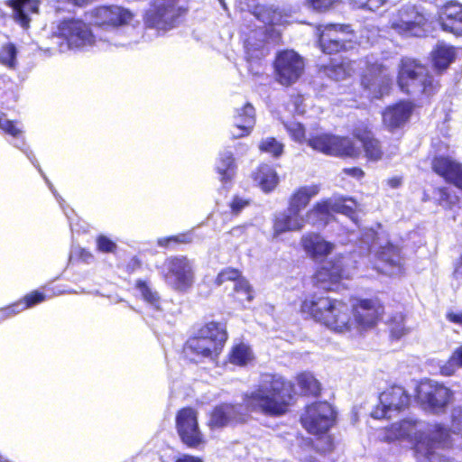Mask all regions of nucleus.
Segmentation results:
<instances>
[{
  "label": "nucleus",
  "instance_id": "1",
  "mask_svg": "<svg viewBox=\"0 0 462 462\" xmlns=\"http://www.w3.org/2000/svg\"><path fill=\"white\" fill-rule=\"evenodd\" d=\"M382 439L386 442L400 441L411 445L419 462H452L437 452L452 441L449 431L441 425H431L423 430L420 421L403 420L385 428Z\"/></svg>",
  "mask_w": 462,
  "mask_h": 462
},
{
  "label": "nucleus",
  "instance_id": "2",
  "mask_svg": "<svg viewBox=\"0 0 462 462\" xmlns=\"http://www.w3.org/2000/svg\"><path fill=\"white\" fill-rule=\"evenodd\" d=\"M292 384L278 374H263L254 389L244 397L246 409L268 416H281L289 408Z\"/></svg>",
  "mask_w": 462,
  "mask_h": 462
},
{
  "label": "nucleus",
  "instance_id": "3",
  "mask_svg": "<svg viewBox=\"0 0 462 462\" xmlns=\"http://www.w3.org/2000/svg\"><path fill=\"white\" fill-rule=\"evenodd\" d=\"M301 311L337 333L354 332L352 306L342 300L313 295L302 302Z\"/></svg>",
  "mask_w": 462,
  "mask_h": 462
},
{
  "label": "nucleus",
  "instance_id": "4",
  "mask_svg": "<svg viewBox=\"0 0 462 462\" xmlns=\"http://www.w3.org/2000/svg\"><path fill=\"white\" fill-rule=\"evenodd\" d=\"M94 23L98 26L113 28V37L108 42L115 46H128L138 42L140 32L133 23L134 14L118 5L100 6L92 12Z\"/></svg>",
  "mask_w": 462,
  "mask_h": 462
},
{
  "label": "nucleus",
  "instance_id": "5",
  "mask_svg": "<svg viewBox=\"0 0 462 462\" xmlns=\"http://www.w3.org/2000/svg\"><path fill=\"white\" fill-rule=\"evenodd\" d=\"M360 243L374 253L376 263L374 268L386 275L398 276L404 272V260L400 249L389 243L386 236L373 229L362 231Z\"/></svg>",
  "mask_w": 462,
  "mask_h": 462
},
{
  "label": "nucleus",
  "instance_id": "6",
  "mask_svg": "<svg viewBox=\"0 0 462 462\" xmlns=\"http://www.w3.org/2000/svg\"><path fill=\"white\" fill-rule=\"evenodd\" d=\"M227 339L226 327L217 322H209L199 329L184 346V353L192 358L215 359L222 351Z\"/></svg>",
  "mask_w": 462,
  "mask_h": 462
},
{
  "label": "nucleus",
  "instance_id": "7",
  "mask_svg": "<svg viewBox=\"0 0 462 462\" xmlns=\"http://www.w3.org/2000/svg\"><path fill=\"white\" fill-rule=\"evenodd\" d=\"M398 85L409 95H431L438 82L429 75L428 69L416 60L402 58L399 65Z\"/></svg>",
  "mask_w": 462,
  "mask_h": 462
},
{
  "label": "nucleus",
  "instance_id": "8",
  "mask_svg": "<svg viewBox=\"0 0 462 462\" xmlns=\"http://www.w3.org/2000/svg\"><path fill=\"white\" fill-rule=\"evenodd\" d=\"M59 42L60 51L69 50L83 51L96 43V38L89 26L80 20H64L60 22L53 32Z\"/></svg>",
  "mask_w": 462,
  "mask_h": 462
},
{
  "label": "nucleus",
  "instance_id": "9",
  "mask_svg": "<svg viewBox=\"0 0 462 462\" xmlns=\"http://www.w3.org/2000/svg\"><path fill=\"white\" fill-rule=\"evenodd\" d=\"M356 202L352 198L332 197L316 203L304 217L305 223L323 227L332 219L334 213H340L353 218Z\"/></svg>",
  "mask_w": 462,
  "mask_h": 462
},
{
  "label": "nucleus",
  "instance_id": "10",
  "mask_svg": "<svg viewBox=\"0 0 462 462\" xmlns=\"http://www.w3.org/2000/svg\"><path fill=\"white\" fill-rule=\"evenodd\" d=\"M179 2L180 0H154L145 13V24L158 31H167L175 27L185 12Z\"/></svg>",
  "mask_w": 462,
  "mask_h": 462
},
{
  "label": "nucleus",
  "instance_id": "11",
  "mask_svg": "<svg viewBox=\"0 0 462 462\" xmlns=\"http://www.w3.org/2000/svg\"><path fill=\"white\" fill-rule=\"evenodd\" d=\"M336 412L327 402H319L307 406L300 420L303 428L310 434L321 435L333 426Z\"/></svg>",
  "mask_w": 462,
  "mask_h": 462
},
{
  "label": "nucleus",
  "instance_id": "12",
  "mask_svg": "<svg viewBox=\"0 0 462 462\" xmlns=\"http://www.w3.org/2000/svg\"><path fill=\"white\" fill-rule=\"evenodd\" d=\"M165 282L173 290L187 291L194 283L193 263L185 256H174L166 260Z\"/></svg>",
  "mask_w": 462,
  "mask_h": 462
},
{
  "label": "nucleus",
  "instance_id": "13",
  "mask_svg": "<svg viewBox=\"0 0 462 462\" xmlns=\"http://www.w3.org/2000/svg\"><path fill=\"white\" fill-rule=\"evenodd\" d=\"M426 18L414 5L402 6L391 20V28L405 37H420L426 32Z\"/></svg>",
  "mask_w": 462,
  "mask_h": 462
},
{
  "label": "nucleus",
  "instance_id": "14",
  "mask_svg": "<svg viewBox=\"0 0 462 462\" xmlns=\"http://www.w3.org/2000/svg\"><path fill=\"white\" fill-rule=\"evenodd\" d=\"M366 69L362 79V85L372 98H380L389 90L392 75L385 65L373 58L365 61Z\"/></svg>",
  "mask_w": 462,
  "mask_h": 462
},
{
  "label": "nucleus",
  "instance_id": "15",
  "mask_svg": "<svg viewBox=\"0 0 462 462\" xmlns=\"http://www.w3.org/2000/svg\"><path fill=\"white\" fill-rule=\"evenodd\" d=\"M304 70L303 59L294 51L286 50L280 51L274 61L276 80L283 85L294 84L302 75Z\"/></svg>",
  "mask_w": 462,
  "mask_h": 462
},
{
  "label": "nucleus",
  "instance_id": "16",
  "mask_svg": "<svg viewBox=\"0 0 462 462\" xmlns=\"http://www.w3.org/2000/svg\"><path fill=\"white\" fill-rule=\"evenodd\" d=\"M409 395L401 386H392L383 391L378 399V404L371 412L374 419H391L405 409L409 404Z\"/></svg>",
  "mask_w": 462,
  "mask_h": 462
},
{
  "label": "nucleus",
  "instance_id": "17",
  "mask_svg": "<svg viewBox=\"0 0 462 462\" xmlns=\"http://www.w3.org/2000/svg\"><path fill=\"white\" fill-rule=\"evenodd\" d=\"M350 259L338 255L334 260L326 263L316 273L318 285L327 291L335 290V286L342 279H349L353 270L349 267Z\"/></svg>",
  "mask_w": 462,
  "mask_h": 462
},
{
  "label": "nucleus",
  "instance_id": "18",
  "mask_svg": "<svg viewBox=\"0 0 462 462\" xmlns=\"http://www.w3.org/2000/svg\"><path fill=\"white\" fill-rule=\"evenodd\" d=\"M308 144L314 150L329 155H344L354 157L359 153L351 139L338 137L329 134H318L308 139Z\"/></svg>",
  "mask_w": 462,
  "mask_h": 462
},
{
  "label": "nucleus",
  "instance_id": "19",
  "mask_svg": "<svg viewBox=\"0 0 462 462\" xmlns=\"http://www.w3.org/2000/svg\"><path fill=\"white\" fill-rule=\"evenodd\" d=\"M418 399L434 413L443 411L452 397V392L438 382L426 380L418 386Z\"/></svg>",
  "mask_w": 462,
  "mask_h": 462
},
{
  "label": "nucleus",
  "instance_id": "20",
  "mask_svg": "<svg viewBox=\"0 0 462 462\" xmlns=\"http://www.w3.org/2000/svg\"><path fill=\"white\" fill-rule=\"evenodd\" d=\"M318 32L319 43L321 51L325 53L331 54L351 47L347 46L352 36L348 25L327 24L319 26Z\"/></svg>",
  "mask_w": 462,
  "mask_h": 462
},
{
  "label": "nucleus",
  "instance_id": "21",
  "mask_svg": "<svg viewBox=\"0 0 462 462\" xmlns=\"http://www.w3.org/2000/svg\"><path fill=\"white\" fill-rule=\"evenodd\" d=\"M176 428L181 441L189 448L204 444V436L199 427L198 413L192 408L181 409L176 416Z\"/></svg>",
  "mask_w": 462,
  "mask_h": 462
},
{
  "label": "nucleus",
  "instance_id": "22",
  "mask_svg": "<svg viewBox=\"0 0 462 462\" xmlns=\"http://www.w3.org/2000/svg\"><path fill=\"white\" fill-rule=\"evenodd\" d=\"M354 331L374 327L383 313V307L378 300H358L352 304Z\"/></svg>",
  "mask_w": 462,
  "mask_h": 462
},
{
  "label": "nucleus",
  "instance_id": "23",
  "mask_svg": "<svg viewBox=\"0 0 462 462\" xmlns=\"http://www.w3.org/2000/svg\"><path fill=\"white\" fill-rule=\"evenodd\" d=\"M432 170L457 188L462 189V163L448 157L436 156L432 160Z\"/></svg>",
  "mask_w": 462,
  "mask_h": 462
},
{
  "label": "nucleus",
  "instance_id": "24",
  "mask_svg": "<svg viewBox=\"0 0 462 462\" xmlns=\"http://www.w3.org/2000/svg\"><path fill=\"white\" fill-rule=\"evenodd\" d=\"M245 420L241 405L222 403L216 406L210 414L208 426L211 429L222 428Z\"/></svg>",
  "mask_w": 462,
  "mask_h": 462
},
{
  "label": "nucleus",
  "instance_id": "25",
  "mask_svg": "<svg viewBox=\"0 0 462 462\" xmlns=\"http://www.w3.org/2000/svg\"><path fill=\"white\" fill-rule=\"evenodd\" d=\"M305 225L304 217L287 210L275 214L272 239L278 241L287 232L299 231Z\"/></svg>",
  "mask_w": 462,
  "mask_h": 462
},
{
  "label": "nucleus",
  "instance_id": "26",
  "mask_svg": "<svg viewBox=\"0 0 462 462\" xmlns=\"http://www.w3.org/2000/svg\"><path fill=\"white\" fill-rule=\"evenodd\" d=\"M439 23L444 31L462 35V4L447 2L439 10Z\"/></svg>",
  "mask_w": 462,
  "mask_h": 462
},
{
  "label": "nucleus",
  "instance_id": "27",
  "mask_svg": "<svg viewBox=\"0 0 462 462\" xmlns=\"http://www.w3.org/2000/svg\"><path fill=\"white\" fill-rule=\"evenodd\" d=\"M255 125V111L254 106L247 103L241 108L235 110L231 134L234 138L247 136Z\"/></svg>",
  "mask_w": 462,
  "mask_h": 462
},
{
  "label": "nucleus",
  "instance_id": "28",
  "mask_svg": "<svg viewBox=\"0 0 462 462\" xmlns=\"http://www.w3.org/2000/svg\"><path fill=\"white\" fill-rule=\"evenodd\" d=\"M412 109L411 103L407 101H402L387 107L383 113V125L390 131L402 128L408 122Z\"/></svg>",
  "mask_w": 462,
  "mask_h": 462
},
{
  "label": "nucleus",
  "instance_id": "29",
  "mask_svg": "<svg viewBox=\"0 0 462 462\" xmlns=\"http://www.w3.org/2000/svg\"><path fill=\"white\" fill-rule=\"evenodd\" d=\"M301 245L304 251L313 259H320L329 254L335 245L316 233H309L301 237Z\"/></svg>",
  "mask_w": 462,
  "mask_h": 462
},
{
  "label": "nucleus",
  "instance_id": "30",
  "mask_svg": "<svg viewBox=\"0 0 462 462\" xmlns=\"http://www.w3.org/2000/svg\"><path fill=\"white\" fill-rule=\"evenodd\" d=\"M7 5L13 8L14 21L23 29L30 27L31 15L39 12L37 0H8Z\"/></svg>",
  "mask_w": 462,
  "mask_h": 462
},
{
  "label": "nucleus",
  "instance_id": "31",
  "mask_svg": "<svg viewBox=\"0 0 462 462\" xmlns=\"http://www.w3.org/2000/svg\"><path fill=\"white\" fill-rule=\"evenodd\" d=\"M320 188L317 184L306 185L297 189L289 199V211L300 215L310 200L317 196Z\"/></svg>",
  "mask_w": 462,
  "mask_h": 462
},
{
  "label": "nucleus",
  "instance_id": "32",
  "mask_svg": "<svg viewBox=\"0 0 462 462\" xmlns=\"http://www.w3.org/2000/svg\"><path fill=\"white\" fill-rule=\"evenodd\" d=\"M215 169L222 183H227L234 179L237 166L232 151L225 149L218 153Z\"/></svg>",
  "mask_w": 462,
  "mask_h": 462
},
{
  "label": "nucleus",
  "instance_id": "33",
  "mask_svg": "<svg viewBox=\"0 0 462 462\" xmlns=\"http://www.w3.org/2000/svg\"><path fill=\"white\" fill-rule=\"evenodd\" d=\"M46 296L43 292L34 291L31 293L26 294L22 300L5 307L0 309V314L4 316L5 319H10L18 313L23 311L26 309L32 308L42 301H44Z\"/></svg>",
  "mask_w": 462,
  "mask_h": 462
},
{
  "label": "nucleus",
  "instance_id": "34",
  "mask_svg": "<svg viewBox=\"0 0 462 462\" xmlns=\"http://www.w3.org/2000/svg\"><path fill=\"white\" fill-rule=\"evenodd\" d=\"M245 47L246 60L248 62V70L253 75L262 74L263 66L261 60L267 54V51L263 47V42H260L256 44H253L250 41H246Z\"/></svg>",
  "mask_w": 462,
  "mask_h": 462
},
{
  "label": "nucleus",
  "instance_id": "35",
  "mask_svg": "<svg viewBox=\"0 0 462 462\" xmlns=\"http://www.w3.org/2000/svg\"><path fill=\"white\" fill-rule=\"evenodd\" d=\"M354 134L362 143L365 156L370 161H379L382 158L383 152L379 141L371 136V133L367 131L366 127L364 131L356 129Z\"/></svg>",
  "mask_w": 462,
  "mask_h": 462
},
{
  "label": "nucleus",
  "instance_id": "36",
  "mask_svg": "<svg viewBox=\"0 0 462 462\" xmlns=\"http://www.w3.org/2000/svg\"><path fill=\"white\" fill-rule=\"evenodd\" d=\"M247 6L249 14L264 24H280L282 23L281 13L273 7L259 3L248 4Z\"/></svg>",
  "mask_w": 462,
  "mask_h": 462
},
{
  "label": "nucleus",
  "instance_id": "37",
  "mask_svg": "<svg viewBox=\"0 0 462 462\" xmlns=\"http://www.w3.org/2000/svg\"><path fill=\"white\" fill-rule=\"evenodd\" d=\"M254 181L264 192L273 190L279 183L276 171L270 165H261L254 173Z\"/></svg>",
  "mask_w": 462,
  "mask_h": 462
},
{
  "label": "nucleus",
  "instance_id": "38",
  "mask_svg": "<svg viewBox=\"0 0 462 462\" xmlns=\"http://www.w3.org/2000/svg\"><path fill=\"white\" fill-rule=\"evenodd\" d=\"M0 129L15 140L13 144L16 148L26 152L23 138V127L20 122L9 120L5 116H0Z\"/></svg>",
  "mask_w": 462,
  "mask_h": 462
},
{
  "label": "nucleus",
  "instance_id": "39",
  "mask_svg": "<svg viewBox=\"0 0 462 462\" xmlns=\"http://www.w3.org/2000/svg\"><path fill=\"white\" fill-rule=\"evenodd\" d=\"M455 58V49L446 44H438L432 51V62L439 70L446 69Z\"/></svg>",
  "mask_w": 462,
  "mask_h": 462
},
{
  "label": "nucleus",
  "instance_id": "40",
  "mask_svg": "<svg viewBox=\"0 0 462 462\" xmlns=\"http://www.w3.org/2000/svg\"><path fill=\"white\" fill-rule=\"evenodd\" d=\"M253 359V352L250 346L245 343H240L234 346L229 355L230 362L240 366L246 365Z\"/></svg>",
  "mask_w": 462,
  "mask_h": 462
},
{
  "label": "nucleus",
  "instance_id": "41",
  "mask_svg": "<svg viewBox=\"0 0 462 462\" xmlns=\"http://www.w3.org/2000/svg\"><path fill=\"white\" fill-rule=\"evenodd\" d=\"M352 69L349 63H333L324 67V73L334 80H342L351 75Z\"/></svg>",
  "mask_w": 462,
  "mask_h": 462
},
{
  "label": "nucleus",
  "instance_id": "42",
  "mask_svg": "<svg viewBox=\"0 0 462 462\" xmlns=\"http://www.w3.org/2000/svg\"><path fill=\"white\" fill-rule=\"evenodd\" d=\"M297 382L304 393L316 395L319 392V383L310 373H302L298 375Z\"/></svg>",
  "mask_w": 462,
  "mask_h": 462
},
{
  "label": "nucleus",
  "instance_id": "43",
  "mask_svg": "<svg viewBox=\"0 0 462 462\" xmlns=\"http://www.w3.org/2000/svg\"><path fill=\"white\" fill-rule=\"evenodd\" d=\"M136 288L147 303L156 310L160 309L161 300L157 291H153L145 282L141 280L136 282Z\"/></svg>",
  "mask_w": 462,
  "mask_h": 462
},
{
  "label": "nucleus",
  "instance_id": "44",
  "mask_svg": "<svg viewBox=\"0 0 462 462\" xmlns=\"http://www.w3.org/2000/svg\"><path fill=\"white\" fill-rule=\"evenodd\" d=\"M234 291L236 293V300L241 303H244L245 301L250 302L254 298L252 287L245 278L238 279L236 282Z\"/></svg>",
  "mask_w": 462,
  "mask_h": 462
},
{
  "label": "nucleus",
  "instance_id": "45",
  "mask_svg": "<svg viewBox=\"0 0 462 462\" xmlns=\"http://www.w3.org/2000/svg\"><path fill=\"white\" fill-rule=\"evenodd\" d=\"M389 327L391 337L394 339H400L408 332V328L404 326V316L401 312L390 319Z\"/></svg>",
  "mask_w": 462,
  "mask_h": 462
},
{
  "label": "nucleus",
  "instance_id": "46",
  "mask_svg": "<svg viewBox=\"0 0 462 462\" xmlns=\"http://www.w3.org/2000/svg\"><path fill=\"white\" fill-rule=\"evenodd\" d=\"M259 149L262 152L269 153L277 158L283 152V144L273 137H266L260 142Z\"/></svg>",
  "mask_w": 462,
  "mask_h": 462
},
{
  "label": "nucleus",
  "instance_id": "47",
  "mask_svg": "<svg viewBox=\"0 0 462 462\" xmlns=\"http://www.w3.org/2000/svg\"><path fill=\"white\" fill-rule=\"evenodd\" d=\"M457 366L462 367V346L457 347L449 360L440 368L441 374L446 376L452 375Z\"/></svg>",
  "mask_w": 462,
  "mask_h": 462
},
{
  "label": "nucleus",
  "instance_id": "48",
  "mask_svg": "<svg viewBox=\"0 0 462 462\" xmlns=\"http://www.w3.org/2000/svg\"><path fill=\"white\" fill-rule=\"evenodd\" d=\"M194 240V231L190 230L186 233H181L176 236L168 237H162L158 239V245L160 246H169L171 243L175 244H189Z\"/></svg>",
  "mask_w": 462,
  "mask_h": 462
},
{
  "label": "nucleus",
  "instance_id": "49",
  "mask_svg": "<svg viewBox=\"0 0 462 462\" xmlns=\"http://www.w3.org/2000/svg\"><path fill=\"white\" fill-rule=\"evenodd\" d=\"M16 62V48L13 43H6L0 49V63L8 68H14Z\"/></svg>",
  "mask_w": 462,
  "mask_h": 462
},
{
  "label": "nucleus",
  "instance_id": "50",
  "mask_svg": "<svg viewBox=\"0 0 462 462\" xmlns=\"http://www.w3.org/2000/svg\"><path fill=\"white\" fill-rule=\"evenodd\" d=\"M349 3L356 8L367 9L370 11H376L383 5L386 0H348Z\"/></svg>",
  "mask_w": 462,
  "mask_h": 462
},
{
  "label": "nucleus",
  "instance_id": "51",
  "mask_svg": "<svg viewBox=\"0 0 462 462\" xmlns=\"http://www.w3.org/2000/svg\"><path fill=\"white\" fill-rule=\"evenodd\" d=\"M451 286L459 288L462 285V254L452 263Z\"/></svg>",
  "mask_w": 462,
  "mask_h": 462
},
{
  "label": "nucleus",
  "instance_id": "52",
  "mask_svg": "<svg viewBox=\"0 0 462 462\" xmlns=\"http://www.w3.org/2000/svg\"><path fill=\"white\" fill-rule=\"evenodd\" d=\"M238 270L234 268H226L222 270L217 276L216 282L217 285L223 284L225 282L233 281L236 282L238 279H242Z\"/></svg>",
  "mask_w": 462,
  "mask_h": 462
},
{
  "label": "nucleus",
  "instance_id": "53",
  "mask_svg": "<svg viewBox=\"0 0 462 462\" xmlns=\"http://www.w3.org/2000/svg\"><path fill=\"white\" fill-rule=\"evenodd\" d=\"M287 131L291 138L298 142L302 143L305 139V130L301 124L297 122H291L286 125Z\"/></svg>",
  "mask_w": 462,
  "mask_h": 462
},
{
  "label": "nucleus",
  "instance_id": "54",
  "mask_svg": "<svg viewBox=\"0 0 462 462\" xmlns=\"http://www.w3.org/2000/svg\"><path fill=\"white\" fill-rule=\"evenodd\" d=\"M250 202L251 200L245 196H234L229 203L231 212L235 215H238L250 205Z\"/></svg>",
  "mask_w": 462,
  "mask_h": 462
},
{
  "label": "nucleus",
  "instance_id": "55",
  "mask_svg": "<svg viewBox=\"0 0 462 462\" xmlns=\"http://www.w3.org/2000/svg\"><path fill=\"white\" fill-rule=\"evenodd\" d=\"M97 247L102 253H113L116 249V244L109 237L100 235L97 237Z\"/></svg>",
  "mask_w": 462,
  "mask_h": 462
},
{
  "label": "nucleus",
  "instance_id": "56",
  "mask_svg": "<svg viewBox=\"0 0 462 462\" xmlns=\"http://www.w3.org/2000/svg\"><path fill=\"white\" fill-rule=\"evenodd\" d=\"M451 431L462 435V407L453 409L451 413Z\"/></svg>",
  "mask_w": 462,
  "mask_h": 462
},
{
  "label": "nucleus",
  "instance_id": "57",
  "mask_svg": "<svg viewBox=\"0 0 462 462\" xmlns=\"http://www.w3.org/2000/svg\"><path fill=\"white\" fill-rule=\"evenodd\" d=\"M337 0H306L314 10L323 12L330 8Z\"/></svg>",
  "mask_w": 462,
  "mask_h": 462
},
{
  "label": "nucleus",
  "instance_id": "58",
  "mask_svg": "<svg viewBox=\"0 0 462 462\" xmlns=\"http://www.w3.org/2000/svg\"><path fill=\"white\" fill-rule=\"evenodd\" d=\"M446 317L448 321L462 326V310L448 311Z\"/></svg>",
  "mask_w": 462,
  "mask_h": 462
},
{
  "label": "nucleus",
  "instance_id": "59",
  "mask_svg": "<svg viewBox=\"0 0 462 462\" xmlns=\"http://www.w3.org/2000/svg\"><path fill=\"white\" fill-rule=\"evenodd\" d=\"M343 172L357 180L361 179L364 176V171L357 167L345 168L343 170Z\"/></svg>",
  "mask_w": 462,
  "mask_h": 462
},
{
  "label": "nucleus",
  "instance_id": "60",
  "mask_svg": "<svg viewBox=\"0 0 462 462\" xmlns=\"http://www.w3.org/2000/svg\"><path fill=\"white\" fill-rule=\"evenodd\" d=\"M305 99L302 96H297L293 98V105L295 106V111L298 114H304L305 113V106L303 105Z\"/></svg>",
  "mask_w": 462,
  "mask_h": 462
},
{
  "label": "nucleus",
  "instance_id": "61",
  "mask_svg": "<svg viewBox=\"0 0 462 462\" xmlns=\"http://www.w3.org/2000/svg\"><path fill=\"white\" fill-rule=\"evenodd\" d=\"M175 462H202V460L198 457L182 455Z\"/></svg>",
  "mask_w": 462,
  "mask_h": 462
},
{
  "label": "nucleus",
  "instance_id": "62",
  "mask_svg": "<svg viewBox=\"0 0 462 462\" xmlns=\"http://www.w3.org/2000/svg\"><path fill=\"white\" fill-rule=\"evenodd\" d=\"M388 184L393 189L398 188L401 184V179L398 177H393L388 180Z\"/></svg>",
  "mask_w": 462,
  "mask_h": 462
},
{
  "label": "nucleus",
  "instance_id": "63",
  "mask_svg": "<svg viewBox=\"0 0 462 462\" xmlns=\"http://www.w3.org/2000/svg\"><path fill=\"white\" fill-rule=\"evenodd\" d=\"M244 232V226H236V227H234L232 230H231V234L233 236H236L240 233H243Z\"/></svg>",
  "mask_w": 462,
  "mask_h": 462
},
{
  "label": "nucleus",
  "instance_id": "64",
  "mask_svg": "<svg viewBox=\"0 0 462 462\" xmlns=\"http://www.w3.org/2000/svg\"><path fill=\"white\" fill-rule=\"evenodd\" d=\"M446 197H448V192L446 189H440V199H444Z\"/></svg>",
  "mask_w": 462,
  "mask_h": 462
}]
</instances>
